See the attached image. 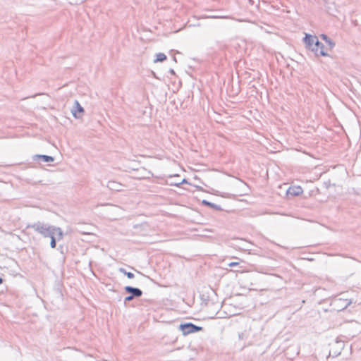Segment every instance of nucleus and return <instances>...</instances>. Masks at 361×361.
Wrapping results in <instances>:
<instances>
[{
  "instance_id": "obj_12",
  "label": "nucleus",
  "mask_w": 361,
  "mask_h": 361,
  "mask_svg": "<svg viewBox=\"0 0 361 361\" xmlns=\"http://www.w3.org/2000/svg\"><path fill=\"white\" fill-rule=\"evenodd\" d=\"M37 159H42L43 161L44 162H51V161H54V158L51 156H48V155H39V154H37V155H35V160H36Z\"/></svg>"
},
{
  "instance_id": "obj_26",
  "label": "nucleus",
  "mask_w": 361,
  "mask_h": 361,
  "mask_svg": "<svg viewBox=\"0 0 361 361\" xmlns=\"http://www.w3.org/2000/svg\"><path fill=\"white\" fill-rule=\"evenodd\" d=\"M341 354V352H336V351H334V353H333L332 355V357H337L338 355H339Z\"/></svg>"
},
{
  "instance_id": "obj_23",
  "label": "nucleus",
  "mask_w": 361,
  "mask_h": 361,
  "mask_svg": "<svg viewBox=\"0 0 361 361\" xmlns=\"http://www.w3.org/2000/svg\"><path fill=\"white\" fill-rule=\"evenodd\" d=\"M209 201L207 200H202L201 202V204L204 206V207H208V204H209Z\"/></svg>"
},
{
  "instance_id": "obj_22",
  "label": "nucleus",
  "mask_w": 361,
  "mask_h": 361,
  "mask_svg": "<svg viewBox=\"0 0 361 361\" xmlns=\"http://www.w3.org/2000/svg\"><path fill=\"white\" fill-rule=\"evenodd\" d=\"M240 264V262H232L228 264V266L230 267H238Z\"/></svg>"
},
{
  "instance_id": "obj_13",
  "label": "nucleus",
  "mask_w": 361,
  "mask_h": 361,
  "mask_svg": "<svg viewBox=\"0 0 361 361\" xmlns=\"http://www.w3.org/2000/svg\"><path fill=\"white\" fill-rule=\"evenodd\" d=\"M115 142H116L118 147L121 149L124 148L127 145L126 140L118 135H116V139L114 137V143Z\"/></svg>"
},
{
  "instance_id": "obj_34",
  "label": "nucleus",
  "mask_w": 361,
  "mask_h": 361,
  "mask_svg": "<svg viewBox=\"0 0 361 361\" xmlns=\"http://www.w3.org/2000/svg\"><path fill=\"white\" fill-rule=\"evenodd\" d=\"M252 275H257V274L252 273Z\"/></svg>"
},
{
  "instance_id": "obj_24",
  "label": "nucleus",
  "mask_w": 361,
  "mask_h": 361,
  "mask_svg": "<svg viewBox=\"0 0 361 361\" xmlns=\"http://www.w3.org/2000/svg\"><path fill=\"white\" fill-rule=\"evenodd\" d=\"M343 302H345V305H344V307L341 308V310H344V309H345V308H346V307H348V306L351 303V302H350V301L347 302V300H344Z\"/></svg>"
},
{
  "instance_id": "obj_25",
  "label": "nucleus",
  "mask_w": 361,
  "mask_h": 361,
  "mask_svg": "<svg viewBox=\"0 0 361 361\" xmlns=\"http://www.w3.org/2000/svg\"><path fill=\"white\" fill-rule=\"evenodd\" d=\"M169 73L172 75H176V73H175V71L173 69V68H170L169 70Z\"/></svg>"
},
{
  "instance_id": "obj_7",
  "label": "nucleus",
  "mask_w": 361,
  "mask_h": 361,
  "mask_svg": "<svg viewBox=\"0 0 361 361\" xmlns=\"http://www.w3.org/2000/svg\"><path fill=\"white\" fill-rule=\"evenodd\" d=\"M73 116L75 118H81L80 114L84 112V109L81 106L78 101L75 100L74 102V106L71 110Z\"/></svg>"
},
{
  "instance_id": "obj_1",
  "label": "nucleus",
  "mask_w": 361,
  "mask_h": 361,
  "mask_svg": "<svg viewBox=\"0 0 361 361\" xmlns=\"http://www.w3.org/2000/svg\"><path fill=\"white\" fill-rule=\"evenodd\" d=\"M33 229L37 233L42 235L44 238H48L51 235H56L58 240L63 239V233L61 228L49 225L41 221H37L33 224H29L26 229Z\"/></svg>"
},
{
  "instance_id": "obj_6",
  "label": "nucleus",
  "mask_w": 361,
  "mask_h": 361,
  "mask_svg": "<svg viewBox=\"0 0 361 361\" xmlns=\"http://www.w3.org/2000/svg\"><path fill=\"white\" fill-rule=\"evenodd\" d=\"M317 39L318 37L314 35L305 33V36L302 37V42H303L305 49L308 50L313 46L314 42H315V40Z\"/></svg>"
},
{
  "instance_id": "obj_16",
  "label": "nucleus",
  "mask_w": 361,
  "mask_h": 361,
  "mask_svg": "<svg viewBox=\"0 0 361 361\" xmlns=\"http://www.w3.org/2000/svg\"><path fill=\"white\" fill-rule=\"evenodd\" d=\"M211 193L213 195H217V196H221L222 197H231V194L221 193L219 191L214 190V189H212V192Z\"/></svg>"
},
{
  "instance_id": "obj_15",
  "label": "nucleus",
  "mask_w": 361,
  "mask_h": 361,
  "mask_svg": "<svg viewBox=\"0 0 361 361\" xmlns=\"http://www.w3.org/2000/svg\"><path fill=\"white\" fill-rule=\"evenodd\" d=\"M48 238H51V241H50V246L51 248H55L56 246V240L57 239V235H51V236H48Z\"/></svg>"
},
{
  "instance_id": "obj_29",
  "label": "nucleus",
  "mask_w": 361,
  "mask_h": 361,
  "mask_svg": "<svg viewBox=\"0 0 361 361\" xmlns=\"http://www.w3.org/2000/svg\"><path fill=\"white\" fill-rule=\"evenodd\" d=\"M198 190L204 191V189L201 186H195Z\"/></svg>"
},
{
  "instance_id": "obj_9",
  "label": "nucleus",
  "mask_w": 361,
  "mask_h": 361,
  "mask_svg": "<svg viewBox=\"0 0 361 361\" xmlns=\"http://www.w3.org/2000/svg\"><path fill=\"white\" fill-rule=\"evenodd\" d=\"M127 188L128 185L122 184L116 180H114V195H116V192H126Z\"/></svg>"
},
{
  "instance_id": "obj_31",
  "label": "nucleus",
  "mask_w": 361,
  "mask_h": 361,
  "mask_svg": "<svg viewBox=\"0 0 361 361\" xmlns=\"http://www.w3.org/2000/svg\"><path fill=\"white\" fill-rule=\"evenodd\" d=\"M3 283V279L0 277V284Z\"/></svg>"
},
{
  "instance_id": "obj_2",
  "label": "nucleus",
  "mask_w": 361,
  "mask_h": 361,
  "mask_svg": "<svg viewBox=\"0 0 361 361\" xmlns=\"http://www.w3.org/2000/svg\"><path fill=\"white\" fill-rule=\"evenodd\" d=\"M178 330L185 336L191 334L203 331L204 329L202 326L195 325L190 322H187L180 323L178 326Z\"/></svg>"
},
{
  "instance_id": "obj_14",
  "label": "nucleus",
  "mask_w": 361,
  "mask_h": 361,
  "mask_svg": "<svg viewBox=\"0 0 361 361\" xmlns=\"http://www.w3.org/2000/svg\"><path fill=\"white\" fill-rule=\"evenodd\" d=\"M118 271L126 275L129 279H132L135 277V274L133 272L126 271V270L123 267H120Z\"/></svg>"
},
{
  "instance_id": "obj_8",
  "label": "nucleus",
  "mask_w": 361,
  "mask_h": 361,
  "mask_svg": "<svg viewBox=\"0 0 361 361\" xmlns=\"http://www.w3.org/2000/svg\"><path fill=\"white\" fill-rule=\"evenodd\" d=\"M317 47L318 49L317 53L316 54V57L329 56V54L327 53V49L325 47L324 44L319 40V39H317Z\"/></svg>"
},
{
  "instance_id": "obj_30",
  "label": "nucleus",
  "mask_w": 361,
  "mask_h": 361,
  "mask_svg": "<svg viewBox=\"0 0 361 361\" xmlns=\"http://www.w3.org/2000/svg\"><path fill=\"white\" fill-rule=\"evenodd\" d=\"M117 299L118 301H121V299H122V296L121 295H118V297H117Z\"/></svg>"
},
{
  "instance_id": "obj_18",
  "label": "nucleus",
  "mask_w": 361,
  "mask_h": 361,
  "mask_svg": "<svg viewBox=\"0 0 361 361\" xmlns=\"http://www.w3.org/2000/svg\"><path fill=\"white\" fill-rule=\"evenodd\" d=\"M207 207L213 209H215V210H217V211H224V209L221 207L220 205L216 204H214L213 202H211L208 204Z\"/></svg>"
},
{
  "instance_id": "obj_17",
  "label": "nucleus",
  "mask_w": 361,
  "mask_h": 361,
  "mask_svg": "<svg viewBox=\"0 0 361 361\" xmlns=\"http://www.w3.org/2000/svg\"><path fill=\"white\" fill-rule=\"evenodd\" d=\"M170 185H173L176 187H180L182 184H188L191 185L188 180L186 178H183L181 182H179L178 183H173V181L170 182L169 183Z\"/></svg>"
},
{
  "instance_id": "obj_5",
  "label": "nucleus",
  "mask_w": 361,
  "mask_h": 361,
  "mask_svg": "<svg viewBox=\"0 0 361 361\" xmlns=\"http://www.w3.org/2000/svg\"><path fill=\"white\" fill-rule=\"evenodd\" d=\"M303 192L302 188L300 185H291L286 192V198L290 200L293 197L300 195Z\"/></svg>"
},
{
  "instance_id": "obj_32",
  "label": "nucleus",
  "mask_w": 361,
  "mask_h": 361,
  "mask_svg": "<svg viewBox=\"0 0 361 361\" xmlns=\"http://www.w3.org/2000/svg\"><path fill=\"white\" fill-rule=\"evenodd\" d=\"M114 207H117V208L120 209V207H118V206H116V204H114Z\"/></svg>"
},
{
  "instance_id": "obj_19",
  "label": "nucleus",
  "mask_w": 361,
  "mask_h": 361,
  "mask_svg": "<svg viewBox=\"0 0 361 361\" xmlns=\"http://www.w3.org/2000/svg\"><path fill=\"white\" fill-rule=\"evenodd\" d=\"M317 40L314 42L313 46L308 49V51H312L314 56H316V54L317 53Z\"/></svg>"
},
{
  "instance_id": "obj_4",
  "label": "nucleus",
  "mask_w": 361,
  "mask_h": 361,
  "mask_svg": "<svg viewBox=\"0 0 361 361\" xmlns=\"http://www.w3.org/2000/svg\"><path fill=\"white\" fill-rule=\"evenodd\" d=\"M202 309L207 313L208 318L214 319L220 310V307L219 304L208 300L204 302Z\"/></svg>"
},
{
  "instance_id": "obj_21",
  "label": "nucleus",
  "mask_w": 361,
  "mask_h": 361,
  "mask_svg": "<svg viewBox=\"0 0 361 361\" xmlns=\"http://www.w3.org/2000/svg\"><path fill=\"white\" fill-rule=\"evenodd\" d=\"M169 54L171 55L173 60L176 63H177V59H176V57L175 56V54H180V52L178 51H175L173 49H171V50H170Z\"/></svg>"
},
{
  "instance_id": "obj_33",
  "label": "nucleus",
  "mask_w": 361,
  "mask_h": 361,
  "mask_svg": "<svg viewBox=\"0 0 361 361\" xmlns=\"http://www.w3.org/2000/svg\"><path fill=\"white\" fill-rule=\"evenodd\" d=\"M257 3H258L257 6H259V0H257Z\"/></svg>"
},
{
  "instance_id": "obj_20",
  "label": "nucleus",
  "mask_w": 361,
  "mask_h": 361,
  "mask_svg": "<svg viewBox=\"0 0 361 361\" xmlns=\"http://www.w3.org/2000/svg\"><path fill=\"white\" fill-rule=\"evenodd\" d=\"M114 113L118 114L120 116V117L123 116V115L125 114L124 107L123 106L119 107L116 111L114 110Z\"/></svg>"
},
{
  "instance_id": "obj_11",
  "label": "nucleus",
  "mask_w": 361,
  "mask_h": 361,
  "mask_svg": "<svg viewBox=\"0 0 361 361\" xmlns=\"http://www.w3.org/2000/svg\"><path fill=\"white\" fill-rule=\"evenodd\" d=\"M167 59V56L165 54L159 52L155 54V59L154 63H162Z\"/></svg>"
},
{
  "instance_id": "obj_10",
  "label": "nucleus",
  "mask_w": 361,
  "mask_h": 361,
  "mask_svg": "<svg viewBox=\"0 0 361 361\" xmlns=\"http://www.w3.org/2000/svg\"><path fill=\"white\" fill-rule=\"evenodd\" d=\"M321 39L326 42V44L329 46V49L331 50L336 45L334 41L331 39L326 34L320 35Z\"/></svg>"
},
{
  "instance_id": "obj_28",
  "label": "nucleus",
  "mask_w": 361,
  "mask_h": 361,
  "mask_svg": "<svg viewBox=\"0 0 361 361\" xmlns=\"http://www.w3.org/2000/svg\"><path fill=\"white\" fill-rule=\"evenodd\" d=\"M248 2L250 5H254L255 4V0H248Z\"/></svg>"
},
{
  "instance_id": "obj_3",
  "label": "nucleus",
  "mask_w": 361,
  "mask_h": 361,
  "mask_svg": "<svg viewBox=\"0 0 361 361\" xmlns=\"http://www.w3.org/2000/svg\"><path fill=\"white\" fill-rule=\"evenodd\" d=\"M124 290L126 293H127L128 295L125 297L124 298V305L126 306L127 302H129L132 301L135 298H139L142 295V290L137 287H133L130 286H126L124 287Z\"/></svg>"
},
{
  "instance_id": "obj_27",
  "label": "nucleus",
  "mask_w": 361,
  "mask_h": 361,
  "mask_svg": "<svg viewBox=\"0 0 361 361\" xmlns=\"http://www.w3.org/2000/svg\"><path fill=\"white\" fill-rule=\"evenodd\" d=\"M244 336H245V334H244V333H243V332H242V333H240V334H238V337H239V338H240V339H243V338H244Z\"/></svg>"
}]
</instances>
